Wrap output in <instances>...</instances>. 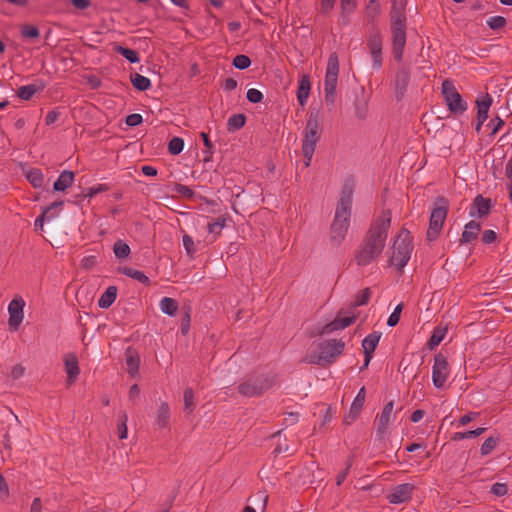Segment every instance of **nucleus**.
I'll list each match as a JSON object with an SVG mask.
<instances>
[{"label": "nucleus", "instance_id": "obj_1", "mask_svg": "<svg viewBox=\"0 0 512 512\" xmlns=\"http://www.w3.org/2000/svg\"><path fill=\"white\" fill-rule=\"evenodd\" d=\"M390 226L391 211L383 210L381 215L372 221L355 253L354 259L358 266H367L381 255Z\"/></svg>", "mask_w": 512, "mask_h": 512}, {"label": "nucleus", "instance_id": "obj_2", "mask_svg": "<svg viewBox=\"0 0 512 512\" xmlns=\"http://www.w3.org/2000/svg\"><path fill=\"white\" fill-rule=\"evenodd\" d=\"M392 53L397 62L403 59L406 45V15L404 5L393 1L391 14Z\"/></svg>", "mask_w": 512, "mask_h": 512}, {"label": "nucleus", "instance_id": "obj_3", "mask_svg": "<svg viewBox=\"0 0 512 512\" xmlns=\"http://www.w3.org/2000/svg\"><path fill=\"white\" fill-rule=\"evenodd\" d=\"M345 348V343L339 339H331L320 342L317 349L308 352L303 358V362L315 364L320 367H327L334 363Z\"/></svg>", "mask_w": 512, "mask_h": 512}, {"label": "nucleus", "instance_id": "obj_4", "mask_svg": "<svg viewBox=\"0 0 512 512\" xmlns=\"http://www.w3.org/2000/svg\"><path fill=\"white\" fill-rule=\"evenodd\" d=\"M321 138V128L319 124V113L311 111L308 115L302 140V154L305 158V167H309L313 157L317 142Z\"/></svg>", "mask_w": 512, "mask_h": 512}, {"label": "nucleus", "instance_id": "obj_5", "mask_svg": "<svg viewBox=\"0 0 512 512\" xmlns=\"http://www.w3.org/2000/svg\"><path fill=\"white\" fill-rule=\"evenodd\" d=\"M276 384V376L256 374L248 376L238 386V392L245 397H257Z\"/></svg>", "mask_w": 512, "mask_h": 512}, {"label": "nucleus", "instance_id": "obj_6", "mask_svg": "<svg viewBox=\"0 0 512 512\" xmlns=\"http://www.w3.org/2000/svg\"><path fill=\"white\" fill-rule=\"evenodd\" d=\"M413 248L414 246L410 232L407 229L402 228L394 242V252L390 259V263L395 265L398 271L402 272L403 268L410 260Z\"/></svg>", "mask_w": 512, "mask_h": 512}, {"label": "nucleus", "instance_id": "obj_7", "mask_svg": "<svg viewBox=\"0 0 512 512\" xmlns=\"http://www.w3.org/2000/svg\"><path fill=\"white\" fill-rule=\"evenodd\" d=\"M449 209V201L444 196H438L434 202V208L432 209L429 227L427 230V239L434 241L437 239L445 219L447 217Z\"/></svg>", "mask_w": 512, "mask_h": 512}, {"label": "nucleus", "instance_id": "obj_8", "mask_svg": "<svg viewBox=\"0 0 512 512\" xmlns=\"http://www.w3.org/2000/svg\"><path fill=\"white\" fill-rule=\"evenodd\" d=\"M339 74V58L336 52L329 55L324 81L325 101L333 105L336 99V87Z\"/></svg>", "mask_w": 512, "mask_h": 512}, {"label": "nucleus", "instance_id": "obj_9", "mask_svg": "<svg viewBox=\"0 0 512 512\" xmlns=\"http://www.w3.org/2000/svg\"><path fill=\"white\" fill-rule=\"evenodd\" d=\"M442 95L453 115H462L468 107L467 102L462 98L451 80H444L442 83Z\"/></svg>", "mask_w": 512, "mask_h": 512}, {"label": "nucleus", "instance_id": "obj_10", "mask_svg": "<svg viewBox=\"0 0 512 512\" xmlns=\"http://www.w3.org/2000/svg\"><path fill=\"white\" fill-rule=\"evenodd\" d=\"M367 47L371 53L372 66L379 69L382 66V47L383 37L380 30L376 27H371L367 34Z\"/></svg>", "mask_w": 512, "mask_h": 512}, {"label": "nucleus", "instance_id": "obj_11", "mask_svg": "<svg viewBox=\"0 0 512 512\" xmlns=\"http://www.w3.org/2000/svg\"><path fill=\"white\" fill-rule=\"evenodd\" d=\"M353 200V188L349 184H345L342 187L340 198L336 207L335 217L336 219L345 220L350 222L351 207Z\"/></svg>", "mask_w": 512, "mask_h": 512}, {"label": "nucleus", "instance_id": "obj_12", "mask_svg": "<svg viewBox=\"0 0 512 512\" xmlns=\"http://www.w3.org/2000/svg\"><path fill=\"white\" fill-rule=\"evenodd\" d=\"M449 376V365L447 358L439 352L434 356L432 369V382L436 388H443Z\"/></svg>", "mask_w": 512, "mask_h": 512}, {"label": "nucleus", "instance_id": "obj_13", "mask_svg": "<svg viewBox=\"0 0 512 512\" xmlns=\"http://www.w3.org/2000/svg\"><path fill=\"white\" fill-rule=\"evenodd\" d=\"M410 68L402 65L397 69L394 80V93L398 101L402 100L410 82Z\"/></svg>", "mask_w": 512, "mask_h": 512}, {"label": "nucleus", "instance_id": "obj_14", "mask_svg": "<svg viewBox=\"0 0 512 512\" xmlns=\"http://www.w3.org/2000/svg\"><path fill=\"white\" fill-rule=\"evenodd\" d=\"M344 314V308H341L336 318L324 325L319 331L318 335H326L330 334L334 331L345 329L354 323V316H342Z\"/></svg>", "mask_w": 512, "mask_h": 512}, {"label": "nucleus", "instance_id": "obj_15", "mask_svg": "<svg viewBox=\"0 0 512 512\" xmlns=\"http://www.w3.org/2000/svg\"><path fill=\"white\" fill-rule=\"evenodd\" d=\"M25 306V302L21 297L14 298L8 305L9 312V320L8 324L10 328L16 330L19 325L22 323L24 314L23 308Z\"/></svg>", "mask_w": 512, "mask_h": 512}, {"label": "nucleus", "instance_id": "obj_16", "mask_svg": "<svg viewBox=\"0 0 512 512\" xmlns=\"http://www.w3.org/2000/svg\"><path fill=\"white\" fill-rule=\"evenodd\" d=\"M414 488V485L410 483L399 484L393 488L387 499L391 504L408 502L412 497Z\"/></svg>", "mask_w": 512, "mask_h": 512}, {"label": "nucleus", "instance_id": "obj_17", "mask_svg": "<svg viewBox=\"0 0 512 512\" xmlns=\"http://www.w3.org/2000/svg\"><path fill=\"white\" fill-rule=\"evenodd\" d=\"M491 208V199L485 198L481 194H479L473 200V203L469 210V216L483 218L490 213Z\"/></svg>", "mask_w": 512, "mask_h": 512}, {"label": "nucleus", "instance_id": "obj_18", "mask_svg": "<svg viewBox=\"0 0 512 512\" xmlns=\"http://www.w3.org/2000/svg\"><path fill=\"white\" fill-rule=\"evenodd\" d=\"M349 225V221H341L340 219L334 218L330 230V240L335 246L340 245V243L344 240Z\"/></svg>", "mask_w": 512, "mask_h": 512}, {"label": "nucleus", "instance_id": "obj_19", "mask_svg": "<svg viewBox=\"0 0 512 512\" xmlns=\"http://www.w3.org/2000/svg\"><path fill=\"white\" fill-rule=\"evenodd\" d=\"M394 403L393 401H389L383 407V410L379 416L376 418L377 422V434L382 436L387 431L388 425L390 423V418L393 412Z\"/></svg>", "mask_w": 512, "mask_h": 512}, {"label": "nucleus", "instance_id": "obj_20", "mask_svg": "<svg viewBox=\"0 0 512 512\" xmlns=\"http://www.w3.org/2000/svg\"><path fill=\"white\" fill-rule=\"evenodd\" d=\"M481 231V224L475 220L469 221L465 227L460 238V244H468L478 238Z\"/></svg>", "mask_w": 512, "mask_h": 512}, {"label": "nucleus", "instance_id": "obj_21", "mask_svg": "<svg viewBox=\"0 0 512 512\" xmlns=\"http://www.w3.org/2000/svg\"><path fill=\"white\" fill-rule=\"evenodd\" d=\"M125 361L127 372L131 377H135L139 372L140 355L132 347H128L125 351Z\"/></svg>", "mask_w": 512, "mask_h": 512}, {"label": "nucleus", "instance_id": "obj_22", "mask_svg": "<svg viewBox=\"0 0 512 512\" xmlns=\"http://www.w3.org/2000/svg\"><path fill=\"white\" fill-rule=\"evenodd\" d=\"M45 86L46 85L42 80H37L32 84L19 87L17 89V96L22 100H30L35 93L42 91Z\"/></svg>", "mask_w": 512, "mask_h": 512}, {"label": "nucleus", "instance_id": "obj_23", "mask_svg": "<svg viewBox=\"0 0 512 512\" xmlns=\"http://www.w3.org/2000/svg\"><path fill=\"white\" fill-rule=\"evenodd\" d=\"M65 371L67 373V383L72 384L80 374L78 359L74 354H69L65 358Z\"/></svg>", "mask_w": 512, "mask_h": 512}, {"label": "nucleus", "instance_id": "obj_24", "mask_svg": "<svg viewBox=\"0 0 512 512\" xmlns=\"http://www.w3.org/2000/svg\"><path fill=\"white\" fill-rule=\"evenodd\" d=\"M492 102H493L492 97L488 93L477 98V100H476V105L478 108L477 120H479L480 123H484L487 120L488 112L492 105Z\"/></svg>", "mask_w": 512, "mask_h": 512}, {"label": "nucleus", "instance_id": "obj_25", "mask_svg": "<svg viewBox=\"0 0 512 512\" xmlns=\"http://www.w3.org/2000/svg\"><path fill=\"white\" fill-rule=\"evenodd\" d=\"M311 82L307 74H303L298 82L297 100L300 106H305L310 95Z\"/></svg>", "mask_w": 512, "mask_h": 512}, {"label": "nucleus", "instance_id": "obj_26", "mask_svg": "<svg viewBox=\"0 0 512 512\" xmlns=\"http://www.w3.org/2000/svg\"><path fill=\"white\" fill-rule=\"evenodd\" d=\"M74 178V172L70 170H64L61 172L58 179L54 182L53 189L55 191H65L73 184Z\"/></svg>", "mask_w": 512, "mask_h": 512}, {"label": "nucleus", "instance_id": "obj_27", "mask_svg": "<svg viewBox=\"0 0 512 512\" xmlns=\"http://www.w3.org/2000/svg\"><path fill=\"white\" fill-rule=\"evenodd\" d=\"M381 338L380 332H373L367 335L362 341L364 354L373 355Z\"/></svg>", "mask_w": 512, "mask_h": 512}, {"label": "nucleus", "instance_id": "obj_28", "mask_svg": "<svg viewBox=\"0 0 512 512\" xmlns=\"http://www.w3.org/2000/svg\"><path fill=\"white\" fill-rule=\"evenodd\" d=\"M117 271L119 273H122V274L132 278V279L137 280L138 282H140L146 286H149L151 284L150 279L142 271L136 270L131 267H126V266L118 267Z\"/></svg>", "mask_w": 512, "mask_h": 512}, {"label": "nucleus", "instance_id": "obj_29", "mask_svg": "<svg viewBox=\"0 0 512 512\" xmlns=\"http://www.w3.org/2000/svg\"><path fill=\"white\" fill-rule=\"evenodd\" d=\"M117 287L109 286L98 300V306L102 309H108L116 300Z\"/></svg>", "mask_w": 512, "mask_h": 512}, {"label": "nucleus", "instance_id": "obj_30", "mask_svg": "<svg viewBox=\"0 0 512 512\" xmlns=\"http://www.w3.org/2000/svg\"><path fill=\"white\" fill-rule=\"evenodd\" d=\"M113 51L120 54L130 63H138L140 61L139 54L136 50L124 47L118 43L113 44Z\"/></svg>", "mask_w": 512, "mask_h": 512}, {"label": "nucleus", "instance_id": "obj_31", "mask_svg": "<svg viewBox=\"0 0 512 512\" xmlns=\"http://www.w3.org/2000/svg\"><path fill=\"white\" fill-rule=\"evenodd\" d=\"M447 328L442 326H436L432 332V335L428 339L426 346L429 350L435 349L441 341L444 339Z\"/></svg>", "mask_w": 512, "mask_h": 512}, {"label": "nucleus", "instance_id": "obj_32", "mask_svg": "<svg viewBox=\"0 0 512 512\" xmlns=\"http://www.w3.org/2000/svg\"><path fill=\"white\" fill-rule=\"evenodd\" d=\"M130 81L138 91H147L151 87L150 79L138 73H131Z\"/></svg>", "mask_w": 512, "mask_h": 512}, {"label": "nucleus", "instance_id": "obj_33", "mask_svg": "<svg viewBox=\"0 0 512 512\" xmlns=\"http://www.w3.org/2000/svg\"><path fill=\"white\" fill-rule=\"evenodd\" d=\"M341 3V18L344 25L349 23V16L357 8V0H340Z\"/></svg>", "mask_w": 512, "mask_h": 512}, {"label": "nucleus", "instance_id": "obj_34", "mask_svg": "<svg viewBox=\"0 0 512 512\" xmlns=\"http://www.w3.org/2000/svg\"><path fill=\"white\" fill-rule=\"evenodd\" d=\"M26 178L34 188H41L44 183V175L39 168H30L26 173Z\"/></svg>", "mask_w": 512, "mask_h": 512}, {"label": "nucleus", "instance_id": "obj_35", "mask_svg": "<svg viewBox=\"0 0 512 512\" xmlns=\"http://www.w3.org/2000/svg\"><path fill=\"white\" fill-rule=\"evenodd\" d=\"M160 309L164 314L174 316L178 310V302L170 297H164L160 301Z\"/></svg>", "mask_w": 512, "mask_h": 512}, {"label": "nucleus", "instance_id": "obj_36", "mask_svg": "<svg viewBox=\"0 0 512 512\" xmlns=\"http://www.w3.org/2000/svg\"><path fill=\"white\" fill-rule=\"evenodd\" d=\"M170 420V409L166 402H162L157 410V424L164 428L168 425Z\"/></svg>", "mask_w": 512, "mask_h": 512}, {"label": "nucleus", "instance_id": "obj_37", "mask_svg": "<svg viewBox=\"0 0 512 512\" xmlns=\"http://www.w3.org/2000/svg\"><path fill=\"white\" fill-rule=\"evenodd\" d=\"M200 137L203 141V144L205 146V149L203 151V153L205 154L204 158H203V162L204 163H207V162H210L212 160V156L215 152V146L214 144L211 142L210 138H209V134L206 133V132H201L200 133Z\"/></svg>", "mask_w": 512, "mask_h": 512}, {"label": "nucleus", "instance_id": "obj_38", "mask_svg": "<svg viewBox=\"0 0 512 512\" xmlns=\"http://www.w3.org/2000/svg\"><path fill=\"white\" fill-rule=\"evenodd\" d=\"M113 251L115 254V257L118 259H126L130 253L131 249L129 245L124 242L123 240H117L113 245Z\"/></svg>", "mask_w": 512, "mask_h": 512}, {"label": "nucleus", "instance_id": "obj_39", "mask_svg": "<svg viewBox=\"0 0 512 512\" xmlns=\"http://www.w3.org/2000/svg\"><path fill=\"white\" fill-rule=\"evenodd\" d=\"M246 123V116L244 114H234L227 121V130L236 131L241 129Z\"/></svg>", "mask_w": 512, "mask_h": 512}, {"label": "nucleus", "instance_id": "obj_40", "mask_svg": "<svg viewBox=\"0 0 512 512\" xmlns=\"http://www.w3.org/2000/svg\"><path fill=\"white\" fill-rule=\"evenodd\" d=\"M485 431H486V428L480 427L475 430H468L465 432H456L453 434L451 439L453 441H460V440L468 439V438H476V437L482 435Z\"/></svg>", "mask_w": 512, "mask_h": 512}, {"label": "nucleus", "instance_id": "obj_41", "mask_svg": "<svg viewBox=\"0 0 512 512\" xmlns=\"http://www.w3.org/2000/svg\"><path fill=\"white\" fill-rule=\"evenodd\" d=\"M194 391L192 388H186L184 390L183 394V401H184V411L187 413H191L194 410L195 403H194Z\"/></svg>", "mask_w": 512, "mask_h": 512}, {"label": "nucleus", "instance_id": "obj_42", "mask_svg": "<svg viewBox=\"0 0 512 512\" xmlns=\"http://www.w3.org/2000/svg\"><path fill=\"white\" fill-rule=\"evenodd\" d=\"M184 141L180 137H173L168 144V152L171 155H178L183 151Z\"/></svg>", "mask_w": 512, "mask_h": 512}, {"label": "nucleus", "instance_id": "obj_43", "mask_svg": "<svg viewBox=\"0 0 512 512\" xmlns=\"http://www.w3.org/2000/svg\"><path fill=\"white\" fill-rule=\"evenodd\" d=\"M353 461H354V455L353 454L349 455L345 462V469L343 471H341L336 477V485L337 486H340L346 479V477L349 474L350 469L353 465Z\"/></svg>", "mask_w": 512, "mask_h": 512}, {"label": "nucleus", "instance_id": "obj_44", "mask_svg": "<svg viewBox=\"0 0 512 512\" xmlns=\"http://www.w3.org/2000/svg\"><path fill=\"white\" fill-rule=\"evenodd\" d=\"M380 2L378 0H370L366 6L367 17L373 21L380 13Z\"/></svg>", "mask_w": 512, "mask_h": 512}, {"label": "nucleus", "instance_id": "obj_45", "mask_svg": "<svg viewBox=\"0 0 512 512\" xmlns=\"http://www.w3.org/2000/svg\"><path fill=\"white\" fill-rule=\"evenodd\" d=\"M232 65L239 70H244L251 65V59L247 55L239 54L234 57Z\"/></svg>", "mask_w": 512, "mask_h": 512}, {"label": "nucleus", "instance_id": "obj_46", "mask_svg": "<svg viewBox=\"0 0 512 512\" xmlns=\"http://www.w3.org/2000/svg\"><path fill=\"white\" fill-rule=\"evenodd\" d=\"M366 398V390L365 387H362L356 397L354 398V401L352 402L351 407H353V412H361L364 402Z\"/></svg>", "mask_w": 512, "mask_h": 512}, {"label": "nucleus", "instance_id": "obj_47", "mask_svg": "<svg viewBox=\"0 0 512 512\" xmlns=\"http://www.w3.org/2000/svg\"><path fill=\"white\" fill-rule=\"evenodd\" d=\"M127 414L126 412H121L119 414V418H118V435H119V439H126L127 438V433H128V429H127Z\"/></svg>", "mask_w": 512, "mask_h": 512}, {"label": "nucleus", "instance_id": "obj_48", "mask_svg": "<svg viewBox=\"0 0 512 512\" xmlns=\"http://www.w3.org/2000/svg\"><path fill=\"white\" fill-rule=\"evenodd\" d=\"M39 35H40L39 29L34 25L25 24L21 28V36L23 38L35 39V38H38Z\"/></svg>", "mask_w": 512, "mask_h": 512}, {"label": "nucleus", "instance_id": "obj_49", "mask_svg": "<svg viewBox=\"0 0 512 512\" xmlns=\"http://www.w3.org/2000/svg\"><path fill=\"white\" fill-rule=\"evenodd\" d=\"M371 297V290L370 288H365L358 292V294L355 297V300L353 301L354 306H362L366 305L369 302V299Z\"/></svg>", "mask_w": 512, "mask_h": 512}, {"label": "nucleus", "instance_id": "obj_50", "mask_svg": "<svg viewBox=\"0 0 512 512\" xmlns=\"http://www.w3.org/2000/svg\"><path fill=\"white\" fill-rule=\"evenodd\" d=\"M498 438H495V437H489L487 438L483 444L481 445V455L483 456H486L488 454H490L496 447L497 443H498Z\"/></svg>", "mask_w": 512, "mask_h": 512}, {"label": "nucleus", "instance_id": "obj_51", "mask_svg": "<svg viewBox=\"0 0 512 512\" xmlns=\"http://www.w3.org/2000/svg\"><path fill=\"white\" fill-rule=\"evenodd\" d=\"M226 217H219L214 222L208 224V231L210 233H214L219 235L221 233L222 228L226 226Z\"/></svg>", "mask_w": 512, "mask_h": 512}, {"label": "nucleus", "instance_id": "obj_52", "mask_svg": "<svg viewBox=\"0 0 512 512\" xmlns=\"http://www.w3.org/2000/svg\"><path fill=\"white\" fill-rule=\"evenodd\" d=\"M173 191L178 193L182 197L187 198V199H191L195 195L194 191L190 187L185 186V185L180 184V183H176L174 185Z\"/></svg>", "mask_w": 512, "mask_h": 512}, {"label": "nucleus", "instance_id": "obj_53", "mask_svg": "<svg viewBox=\"0 0 512 512\" xmlns=\"http://www.w3.org/2000/svg\"><path fill=\"white\" fill-rule=\"evenodd\" d=\"M487 25L492 30H498L506 25V19L502 16H493L487 20Z\"/></svg>", "mask_w": 512, "mask_h": 512}, {"label": "nucleus", "instance_id": "obj_54", "mask_svg": "<svg viewBox=\"0 0 512 512\" xmlns=\"http://www.w3.org/2000/svg\"><path fill=\"white\" fill-rule=\"evenodd\" d=\"M504 124H505V122L501 117L496 116V117L492 118L489 121V123L487 124V127H489L491 129L490 135L493 136L497 132H499V130L504 126Z\"/></svg>", "mask_w": 512, "mask_h": 512}, {"label": "nucleus", "instance_id": "obj_55", "mask_svg": "<svg viewBox=\"0 0 512 512\" xmlns=\"http://www.w3.org/2000/svg\"><path fill=\"white\" fill-rule=\"evenodd\" d=\"M190 321H191V315H190V308H188L183 316H182V319H181V326H180V330H181V333L185 336L188 334L189 332V329H190Z\"/></svg>", "mask_w": 512, "mask_h": 512}, {"label": "nucleus", "instance_id": "obj_56", "mask_svg": "<svg viewBox=\"0 0 512 512\" xmlns=\"http://www.w3.org/2000/svg\"><path fill=\"white\" fill-rule=\"evenodd\" d=\"M490 492L497 497H502L508 493V487L505 483L497 482L491 486Z\"/></svg>", "mask_w": 512, "mask_h": 512}, {"label": "nucleus", "instance_id": "obj_57", "mask_svg": "<svg viewBox=\"0 0 512 512\" xmlns=\"http://www.w3.org/2000/svg\"><path fill=\"white\" fill-rule=\"evenodd\" d=\"M246 97L249 102L254 103V104L262 102V100L264 98L262 92L255 88L249 89L247 91Z\"/></svg>", "mask_w": 512, "mask_h": 512}, {"label": "nucleus", "instance_id": "obj_58", "mask_svg": "<svg viewBox=\"0 0 512 512\" xmlns=\"http://www.w3.org/2000/svg\"><path fill=\"white\" fill-rule=\"evenodd\" d=\"M183 246L187 254L190 256H192L196 251L193 238L187 234L183 236Z\"/></svg>", "mask_w": 512, "mask_h": 512}, {"label": "nucleus", "instance_id": "obj_59", "mask_svg": "<svg viewBox=\"0 0 512 512\" xmlns=\"http://www.w3.org/2000/svg\"><path fill=\"white\" fill-rule=\"evenodd\" d=\"M143 122V117L138 113L129 114L126 119L125 123L130 127H135L140 125Z\"/></svg>", "mask_w": 512, "mask_h": 512}, {"label": "nucleus", "instance_id": "obj_60", "mask_svg": "<svg viewBox=\"0 0 512 512\" xmlns=\"http://www.w3.org/2000/svg\"><path fill=\"white\" fill-rule=\"evenodd\" d=\"M497 239V233L494 230H485L482 234V243L485 245L492 244Z\"/></svg>", "mask_w": 512, "mask_h": 512}, {"label": "nucleus", "instance_id": "obj_61", "mask_svg": "<svg viewBox=\"0 0 512 512\" xmlns=\"http://www.w3.org/2000/svg\"><path fill=\"white\" fill-rule=\"evenodd\" d=\"M335 3L336 0H320V12L324 15L329 14L334 8Z\"/></svg>", "mask_w": 512, "mask_h": 512}, {"label": "nucleus", "instance_id": "obj_62", "mask_svg": "<svg viewBox=\"0 0 512 512\" xmlns=\"http://www.w3.org/2000/svg\"><path fill=\"white\" fill-rule=\"evenodd\" d=\"M108 190V187L105 184H99L97 187H90L87 189L85 193V197L92 198L97 194Z\"/></svg>", "mask_w": 512, "mask_h": 512}, {"label": "nucleus", "instance_id": "obj_63", "mask_svg": "<svg viewBox=\"0 0 512 512\" xmlns=\"http://www.w3.org/2000/svg\"><path fill=\"white\" fill-rule=\"evenodd\" d=\"M9 496V488L4 476L0 473V500L4 501Z\"/></svg>", "mask_w": 512, "mask_h": 512}, {"label": "nucleus", "instance_id": "obj_64", "mask_svg": "<svg viewBox=\"0 0 512 512\" xmlns=\"http://www.w3.org/2000/svg\"><path fill=\"white\" fill-rule=\"evenodd\" d=\"M54 217H55V214L48 215V214H47V213H45V211L43 210V211H42V213H41V214L36 218L34 225H35V227H36V228H40V229H42V228H43L44 221H45L46 219L50 220V219H52V218H54Z\"/></svg>", "mask_w": 512, "mask_h": 512}]
</instances>
